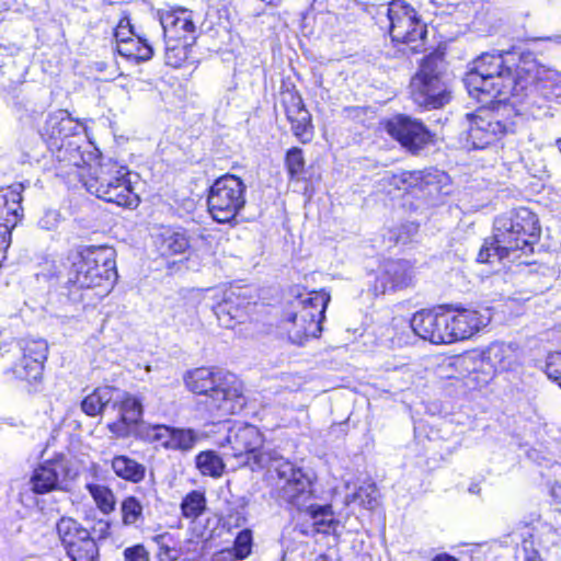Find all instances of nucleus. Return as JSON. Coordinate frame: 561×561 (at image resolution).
Returning a JSON list of instances; mask_svg holds the SVG:
<instances>
[{"mask_svg":"<svg viewBox=\"0 0 561 561\" xmlns=\"http://www.w3.org/2000/svg\"><path fill=\"white\" fill-rule=\"evenodd\" d=\"M76 472L69 467V461L64 455H57L53 459L45 460L33 472L31 478L32 490L44 494L56 490L59 483L72 479Z\"/></svg>","mask_w":561,"mask_h":561,"instance_id":"obj_17","label":"nucleus"},{"mask_svg":"<svg viewBox=\"0 0 561 561\" xmlns=\"http://www.w3.org/2000/svg\"><path fill=\"white\" fill-rule=\"evenodd\" d=\"M262 1L267 4H275L278 0H262Z\"/></svg>","mask_w":561,"mask_h":561,"instance_id":"obj_55","label":"nucleus"},{"mask_svg":"<svg viewBox=\"0 0 561 561\" xmlns=\"http://www.w3.org/2000/svg\"><path fill=\"white\" fill-rule=\"evenodd\" d=\"M117 276L115 251L110 247H88L72 256L68 282L78 288L108 291Z\"/></svg>","mask_w":561,"mask_h":561,"instance_id":"obj_5","label":"nucleus"},{"mask_svg":"<svg viewBox=\"0 0 561 561\" xmlns=\"http://www.w3.org/2000/svg\"><path fill=\"white\" fill-rule=\"evenodd\" d=\"M21 183L0 190V249H7L11 240V230L22 216Z\"/></svg>","mask_w":561,"mask_h":561,"instance_id":"obj_18","label":"nucleus"},{"mask_svg":"<svg viewBox=\"0 0 561 561\" xmlns=\"http://www.w3.org/2000/svg\"><path fill=\"white\" fill-rule=\"evenodd\" d=\"M196 467L202 474L216 478L222 474L225 463L215 451L206 450L196 456Z\"/></svg>","mask_w":561,"mask_h":561,"instance_id":"obj_33","label":"nucleus"},{"mask_svg":"<svg viewBox=\"0 0 561 561\" xmlns=\"http://www.w3.org/2000/svg\"><path fill=\"white\" fill-rule=\"evenodd\" d=\"M184 381L190 391L203 397L201 402L210 414L227 416L245 405L243 383L231 373L201 367L188 371Z\"/></svg>","mask_w":561,"mask_h":561,"instance_id":"obj_3","label":"nucleus"},{"mask_svg":"<svg viewBox=\"0 0 561 561\" xmlns=\"http://www.w3.org/2000/svg\"><path fill=\"white\" fill-rule=\"evenodd\" d=\"M466 122L467 130L461 134L460 142L467 150L484 149L507 131L506 124L488 108L466 114Z\"/></svg>","mask_w":561,"mask_h":561,"instance_id":"obj_12","label":"nucleus"},{"mask_svg":"<svg viewBox=\"0 0 561 561\" xmlns=\"http://www.w3.org/2000/svg\"><path fill=\"white\" fill-rule=\"evenodd\" d=\"M545 373L549 379L561 387V352L549 354L546 359Z\"/></svg>","mask_w":561,"mask_h":561,"instance_id":"obj_46","label":"nucleus"},{"mask_svg":"<svg viewBox=\"0 0 561 561\" xmlns=\"http://www.w3.org/2000/svg\"><path fill=\"white\" fill-rule=\"evenodd\" d=\"M550 493L556 501L561 503V481H557L551 485Z\"/></svg>","mask_w":561,"mask_h":561,"instance_id":"obj_53","label":"nucleus"},{"mask_svg":"<svg viewBox=\"0 0 561 561\" xmlns=\"http://www.w3.org/2000/svg\"><path fill=\"white\" fill-rule=\"evenodd\" d=\"M419 178L415 173L402 171L400 173H386L383 176V181L388 182L390 185H393L398 190H405L407 186L415 185Z\"/></svg>","mask_w":561,"mask_h":561,"instance_id":"obj_44","label":"nucleus"},{"mask_svg":"<svg viewBox=\"0 0 561 561\" xmlns=\"http://www.w3.org/2000/svg\"><path fill=\"white\" fill-rule=\"evenodd\" d=\"M278 481L275 482L274 492L283 501L300 512H306L313 520L318 533L327 534L334 524L331 505H316L313 499V482L310 473L293 462L276 463Z\"/></svg>","mask_w":561,"mask_h":561,"instance_id":"obj_4","label":"nucleus"},{"mask_svg":"<svg viewBox=\"0 0 561 561\" xmlns=\"http://www.w3.org/2000/svg\"><path fill=\"white\" fill-rule=\"evenodd\" d=\"M176 325L192 327L197 320V312L194 307L185 304L179 305L173 316Z\"/></svg>","mask_w":561,"mask_h":561,"instance_id":"obj_45","label":"nucleus"},{"mask_svg":"<svg viewBox=\"0 0 561 561\" xmlns=\"http://www.w3.org/2000/svg\"><path fill=\"white\" fill-rule=\"evenodd\" d=\"M87 489L103 513L108 514L114 511L115 496L111 489L100 484H88Z\"/></svg>","mask_w":561,"mask_h":561,"instance_id":"obj_36","label":"nucleus"},{"mask_svg":"<svg viewBox=\"0 0 561 561\" xmlns=\"http://www.w3.org/2000/svg\"><path fill=\"white\" fill-rule=\"evenodd\" d=\"M283 104L294 135L304 144L309 142L312 138L311 115L301 96L288 92L284 95Z\"/></svg>","mask_w":561,"mask_h":561,"instance_id":"obj_24","label":"nucleus"},{"mask_svg":"<svg viewBox=\"0 0 561 561\" xmlns=\"http://www.w3.org/2000/svg\"><path fill=\"white\" fill-rule=\"evenodd\" d=\"M43 369L44 366L39 365L36 360L22 355V357L12 367V373L16 379L32 383L42 378Z\"/></svg>","mask_w":561,"mask_h":561,"instance_id":"obj_32","label":"nucleus"},{"mask_svg":"<svg viewBox=\"0 0 561 561\" xmlns=\"http://www.w3.org/2000/svg\"><path fill=\"white\" fill-rule=\"evenodd\" d=\"M468 371V385L472 383L476 387H482L488 385L494 377L495 370L484 362V366L480 367L479 365L473 368L470 366L469 368L463 367Z\"/></svg>","mask_w":561,"mask_h":561,"instance_id":"obj_40","label":"nucleus"},{"mask_svg":"<svg viewBox=\"0 0 561 561\" xmlns=\"http://www.w3.org/2000/svg\"><path fill=\"white\" fill-rule=\"evenodd\" d=\"M55 157V170L56 175L71 181L72 179H79L81 182L87 176L84 173L87 161L80 147L71 140L67 142L56 144Z\"/></svg>","mask_w":561,"mask_h":561,"instance_id":"obj_22","label":"nucleus"},{"mask_svg":"<svg viewBox=\"0 0 561 561\" xmlns=\"http://www.w3.org/2000/svg\"><path fill=\"white\" fill-rule=\"evenodd\" d=\"M378 490L375 484L363 485L354 494V499L357 500L362 506L368 510H374L378 506Z\"/></svg>","mask_w":561,"mask_h":561,"instance_id":"obj_43","label":"nucleus"},{"mask_svg":"<svg viewBox=\"0 0 561 561\" xmlns=\"http://www.w3.org/2000/svg\"><path fill=\"white\" fill-rule=\"evenodd\" d=\"M433 561H458V560L448 553H440V554H437L433 559Z\"/></svg>","mask_w":561,"mask_h":561,"instance_id":"obj_54","label":"nucleus"},{"mask_svg":"<svg viewBox=\"0 0 561 561\" xmlns=\"http://www.w3.org/2000/svg\"><path fill=\"white\" fill-rule=\"evenodd\" d=\"M388 19L390 36L393 42L407 46L404 53L415 54L423 49L427 31L414 8L401 0H394L389 3Z\"/></svg>","mask_w":561,"mask_h":561,"instance_id":"obj_11","label":"nucleus"},{"mask_svg":"<svg viewBox=\"0 0 561 561\" xmlns=\"http://www.w3.org/2000/svg\"><path fill=\"white\" fill-rule=\"evenodd\" d=\"M137 437L148 443H156L168 450L188 453L201 440L202 434L193 428L154 424L138 427Z\"/></svg>","mask_w":561,"mask_h":561,"instance_id":"obj_13","label":"nucleus"},{"mask_svg":"<svg viewBox=\"0 0 561 561\" xmlns=\"http://www.w3.org/2000/svg\"><path fill=\"white\" fill-rule=\"evenodd\" d=\"M211 561H241L237 554L236 551H232L231 549H224L218 552H216L213 556Z\"/></svg>","mask_w":561,"mask_h":561,"instance_id":"obj_51","label":"nucleus"},{"mask_svg":"<svg viewBox=\"0 0 561 561\" xmlns=\"http://www.w3.org/2000/svg\"><path fill=\"white\" fill-rule=\"evenodd\" d=\"M410 325L417 336L433 344L453 343L447 311H419L413 314Z\"/></svg>","mask_w":561,"mask_h":561,"instance_id":"obj_16","label":"nucleus"},{"mask_svg":"<svg viewBox=\"0 0 561 561\" xmlns=\"http://www.w3.org/2000/svg\"><path fill=\"white\" fill-rule=\"evenodd\" d=\"M226 439L231 445L233 457L243 458V463L250 466L252 470L267 468L278 478L276 463L280 460L290 462L275 450H261L263 436L254 425L234 426L229 431Z\"/></svg>","mask_w":561,"mask_h":561,"instance_id":"obj_9","label":"nucleus"},{"mask_svg":"<svg viewBox=\"0 0 561 561\" xmlns=\"http://www.w3.org/2000/svg\"><path fill=\"white\" fill-rule=\"evenodd\" d=\"M158 559L160 561H174L178 559V552L167 546H161L158 552Z\"/></svg>","mask_w":561,"mask_h":561,"instance_id":"obj_52","label":"nucleus"},{"mask_svg":"<svg viewBox=\"0 0 561 561\" xmlns=\"http://www.w3.org/2000/svg\"><path fill=\"white\" fill-rule=\"evenodd\" d=\"M113 407L118 409L119 420L108 425L110 431L119 437L131 434L137 437V428L147 425L139 423L142 416V404L139 399L129 393L117 394L114 397Z\"/></svg>","mask_w":561,"mask_h":561,"instance_id":"obj_19","label":"nucleus"},{"mask_svg":"<svg viewBox=\"0 0 561 561\" xmlns=\"http://www.w3.org/2000/svg\"><path fill=\"white\" fill-rule=\"evenodd\" d=\"M401 232L397 237V242L407 243L411 240L412 234L416 233L417 226L414 224H408L400 228Z\"/></svg>","mask_w":561,"mask_h":561,"instance_id":"obj_50","label":"nucleus"},{"mask_svg":"<svg viewBox=\"0 0 561 561\" xmlns=\"http://www.w3.org/2000/svg\"><path fill=\"white\" fill-rule=\"evenodd\" d=\"M125 561H150V556L144 545H135L124 550Z\"/></svg>","mask_w":561,"mask_h":561,"instance_id":"obj_47","label":"nucleus"},{"mask_svg":"<svg viewBox=\"0 0 561 561\" xmlns=\"http://www.w3.org/2000/svg\"><path fill=\"white\" fill-rule=\"evenodd\" d=\"M193 44L185 42L165 41L164 59L168 66L179 68L186 60L188 48Z\"/></svg>","mask_w":561,"mask_h":561,"instance_id":"obj_34","label":"nucleus"},{"mask_svg":"<svg viewBox=\"0 0 561 561\" xmlns=\"http://www.w3.org/2000/svg\"><path fill=\"white\" fill-rule=\"evenodd\" d=\"M128 170L108 159L95 165H89V173L83 178L87 191L98 198L117 206L135 208L139 204L137 194L127 179Z\"/></svg>","mask_w":561,"mask_h":561,"instance_id":"obj_6","label":"nucleus"},{"mask_svg":"<svg viewBox=\"0 0 561 561\" xmlns=\"http://www.w3.org/2000/svg\"><path fill=\"white\" fill-rule=\"evenodd\" d=\"M22 350L23 356L36 360L39 365L44 366L48 354V345L45 340L38 339L25 341Z\"/></svg>","mask_w":561,"mask_h":561,"instance_id":"obj_38","label":"nucleus"},{"mask_svg":"<svg viewBox=\"0 0 561 561\" xmlns=\"http://www.w3.org/2000/svg\"><path fill=\"white\" fill-rule=\"evenodd\" d=\"M520 352L516 344L493 342L480 356H465L458 359V365L461 367L469 368L472 366L476 368L484 366V362L497 370H510L513 369L519 363Z\"/></svg>","mask_w":561,"mask_h":561,"instance_id":"obj_15","label":"nucleus"},{"mask_svg":"<svg viewBox=\"0 0 561 561\" xmlns=\"http://www.w3.org/2000/svg\"><path fill=\"white\" fill-rule=\"evenodd\" d=\"M388 134L413 154L419 153L432 141V135L424 124L407 115H397L387 125Z\"/></svg>","mask_w":561,"mask_h":561,"instance_id":"obj_14","label":"nucleus"},{"mask_svg":"<svg viewBox=\"0 0 561 561\" xmlns=\"http://www.w3.org/2000/svg\"><path fill=\"white\" fill-rule=\"evenodd\" d=\"M124 525H134L142 517V505L135 496H127L121 506Z\"/></svg>","mask_w":561,"mask_h":561,"instance_id":"obj_39","label":"nucleus"},{"mask_svg":"<svg viewBox=\"0 0 561 561\" xmlns=\"http://www.w3.org/2000/svg\"><path fill=\"white\" fill-rule=\"evenodd\" d=\"M111 468L116 477L131 483H139L146 476V467L126 455L114 456Z\"/></svg>","mask_w":561,"mask_h":561,"instance_id":"obj_28","label":"nucleus"},{"mask_svg":"<svg viewBox=\"0 0 561 561\" xmlns=\"http://www.w3.org/2000/svg\"><path fill=\"white\" fill-rule=\"evenodd\" d=\"M448 312L451 341L466 340L486 327L491 320L489 312L471 309H458Z\"/></svg>","mask_w":561,"mask_h":561,"instance_id":"obj_23","label":"nucleus"},{"mask_svg":"<svg viewBox=\"0 0 561 561\" xmlns=\"http://www.w3.org/2000/svg\"><path fill=\"white\" fill-rule=\"evenodd\" d=\"M247 186L236 175L225 174L209 187L207 207L211 218L219 224L236 219L245 206Z\"/></svg>","mask_w":561,"mask_h":561,"instance_id":"obj_10","label":"nucleus"},{"mask_svg":"<svg viewBox=\"0 0 561 561\" xmlns=\"http://www.w3.org/2000/svg\"><path fill=\"white\" fill-rule=\"evenodd\" d=\"M67 554L73 561H96L99 547L94 539L83 540L80 545L70 548Z\"/></svg>","mask_w":561,"mask_h":561,"instance_id":"obj_37","label":"nucleus"},{"mask_svg":"<svg viewBox=\"0 0 561 561\" xmlns=\"http://www.w3.org/2000/svg\"><path fill=\"white\" fill-rule=\"evenodd\" d=\"M116 49L121 56L137 61H147L153 55L152 47L140 37L129 38L128 42L118 44Z\"/></svg>","mask_w":561,"mask_h":561,"instance_id":"obj_31","label":"nucleus"},{"mask_svg":"<svg viewBox=\"0 0 561 561\" xmlns=\"http://www.w3.org/2000/svg\"><path fill=\"white\" fill-rule=\"evenodd\" d=\"M252 546V531L250 529H243L237 535L233 542V547L230 549L232 551H236V554L240 560H243L251 554Z\"/></svg>","mask_w":561,"mask_h":561,"instance_id":"obj_42","label":"nucleus"},{"mask_svg":"<svg viewBox=\"0 0 561 561\" xmlns=\"http://www.w3.org/2000/svg\"><path fill=\"white\" fill-rule=\"evenodd\" d=\"M285 163L290 179L300 175L305 170L302 150L297 147L290 148L286 153Z\"/></svg>","mask_w":561,"mask_h":561,"instance_id":"obj_41","label":"nucleus"},{"mask_svg":"<svg viewBox=\"0 0 561 561\" xmlns=\"http://www.w3.org/2000/svg\"><path fill=\"white\" fill-rule=\"evenodd\" d=\"M157 245L163 256H170L184 253L190 243L184 231L165 229L158 236Z\"/></svg>","mask_w":561,"mask_h":561,"instance_id":"obj_29","label":"nucleus"},{"mask_svg":"<svg viewBox=\"0 0 561 561\" xmlns=\"http://www.w3.org/2000/svg\"><path fill=\"white\" fill-rule=\"evenodd\" d=\"M130 35H133V30L130 27L129 21L122 20L115 30V38H116L117 45L128 42L129 38H134Z\"/></svg>","mask_w":561,"mask_h":561,"instance_id":"obj_49","label":"nucleus"},{"mask_svg":"<svg viewBox=\"0 0 561 561\" xmlns=\"http://www.w3.org/2000/svg\"><path fill=\"white\" fill-rule=\"evenodd\" d=\"M540 225L535 213L526 207L512 209L494 221L493 236L484 241L478 253L481 263L508 259L517 252L528 254L540 237Z\"/></svg>","mask_w":561,"mask_h":561,"instance_id":"obj_2","label":"nucleus"},{"mask_svg":"<svg viewBox=\"0 0 561 561\" xmlns=\"http://www.w3.org/2000/svg\"><path fill=\"white\" fill-rule=\"evenodd\" d=\"M329 301L330 295L323 290L299 295L291 301L283 321L291 343L302 345L310 337L319 336Z\"/></svg>","mask_w":561,"mask_h":561,"instance_id":"obj_7","label":"nucleus"},{"mask_svg":"<svg viewBox=\"0 0 561 561\" xmlns=\"http://www.w3.org/2000/svg\"><path fill=\"white\" fill-rule=\"evenodd\" d=\"M60 214L55 209H48L38 220V226L44 230H54L60 222Z\"/></svg>","mask_w":561,"mask_h":561,"instance_id":"obj_48","label":"nucleus"},{"mask_svg":"<svg viewBox=\"0 0 561 561\" xmlns=\"http://www.w3.org/2000/svg\"><path fill=\"white\" fill-rule=\"evenodd\" d=\"M214 313L221 327L232 329L236 323H241L245 320L247 307L239 296L230 293L214 307Z\"/></svg>","mask_w":561,"mask_h":561,"instance_id":"obj_26","label":"nucleus"},{"mask_svg":"<svg viewBox=\"0 0 561 561\" xmlns=\"http://www.w3.org/2000/svg\"><path fill=\"white\" fill-rule=\"evenodd\" d=\"M557 146L559 147V150L561 151V139L557 140Z\"/></svg>","mask_w":561,"mask_h":561,"instance_id":"obj_56","label":"nucleus"},{"mask_svg":"<svg viewBox=\"0 0 561 561\" xmlns=\"http://www.w3.org/2000/svg\"><path fill=\"white\" fill-rule=\"evenodd\" d=\"M463 83L481 103L513 98L514 104L524 105L534 117L548 114L546 101L539 96L543 82L534 61L522 60L513 69L503 54L482 53L469 65Z\"/></svg>","mask_w":561,"mask_h":561,"instance_id":"obj_1","label":"nucleus"},{"mask_svg":"<svg viewBox=\"0 0 561 561\" xmlns=\"http://www.w3.org/2000/svg\"><path fill=\"white\" fill-rule=\"evenodd\" d=\"M206 507V499L199 491L190 492L181 503V511L184 517L196 519L203 514Z\"/></svg>","mask_w":561,"mask_h":561,"instance_id":"obj_35","label":"nucleus"},{"mask_svg":"<svg viewBox=\"0 0 561 561\" xmlns=\"http://www.w3.org/2000/svg\"><path fill=\"white\" fill-rule=\"evenodd\" d=\"M57 533L66 552L73 546L80 545L83 540L93 539L89 530L71 517H62L59 519L57 523Z\"/></svg>","mask_w":561,"mask_h":561,"instance_id":"obj_27","label":"nucleus"},{"mask_svg":"<svg viewBox=\"0 0 561 561\" xmlns=\"http://www.w3.org/2000/svg\"><path fill=\"white\" fill-rule=\"evenodd\" d=\"M117 393L112 387H101L87 396L81 402L82 411L89 416H96L114 400Z\"/></svg>","mask_w":561,"mask_h":561,"instance_id":"obj_30","label":"nucleus"},{"mask_svg":"<svg viewBox=\"0 0 561 561\" xmlns=\"http://www.w3.org/2000/svg\"><path fill=\"white\" fill-rule=\"evenodd\" d=\"M445 60L442 54L426 56L410 83L413 102L425 110L443 107L450 100V93L443 79Z\"/></svg>","mask_w":561,"mask_h":561,"instance_id":"obj_8","label":"nucleus"},{"mask_svg":"<svg viewBox=\"0 0 561 561\" xmlns=\"http://www.w3.org/2000/svg\"><path fill=\"white\" fill-rule=\"evenodd\" d=\"M44 134L55 140L67 142L68 138L79 134L80 125L69 115L67 111L59 110L50 113L43 127Z\"/></svg>","mask_w":561,"mask_h":561,"instance_id":"obj_25","label":"nucleus"},{"mask_svg":"<svg viewBox=\"0 0 561 561\" xmlns=\"http://www.w3.org/2000/svg\"><path fill=\"white\" fill-rule=\"evenodd\" d=\"M160 24L163 28L164 41L193 44L196 39V25L192 11L179 8L161 12Z\"/></svg>","mask_w":561,"mask_h":561,"instance_id":"obj_21","label":"nucleus"},{"mask_svg":"<svg viewBox=\"0 0 561 561\" xmlns=\"http://www.w3.org/2000/svg\"><path fill=\"white\" fill-rule=\"evenodd\" d=\"M414 271L409 261L390 260L382 264L379 275L374 284L375 295L388 290L403 289L413 284Z\"/></svg>","mask_w":561,"mask_h":561,"instance_id":"obj_20","label":"nucleus"}]
</instances>
